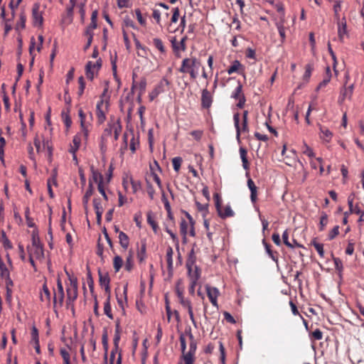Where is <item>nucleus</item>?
<instances>
[{
    "label": "nucleus",
    "instance_id": "obj_1",
    "mask_svg": "<svg viewBox=\"0 0 364 364\" xmlns=\"http://www.w3.org/2000/svg\"><path fill=\"white\" fill-rule=\"evenodd\" d=\"M201 63L196 57L185 58L181 62L178 72L183 74H188L190 78L195 80L198 75V69Z\"/></svg>",
    "mask_w": 364,
    "mask_h": 364
},
{
    "label": "nucleus",
    "instance_id": "obj_2",
    "mask_svg": "<svg viewBox=\"0 0 364 364\" xmlns=\"http://www.w3.org/2000/svg\"><path fill=\"white\" fill-rule=\"evenodd\" d=\"M196 257L195 255L194 250L192 249L188 253L186 260V267L188 271V276L191 282H198L200 277V269L195 264Z\"/></svg>",
    "mask_w": 364,
    "mask_h": 364
},
{
    "label": "nucleus",
    "instance_id": "obj_3",
    "mask_svg": "<svg viewBox=\"0 0 364 364\" xmlns=\"http://www.w3.org/2000/svg\"><path fill=\"white\" fill-rule=\"evenodd\" d=\"M66 274L69 277V280H70V284L66 288V292H67L66 302H69L70 304H71V303H74V301L77 298V295H78L77 279L75 277H70L68 272H66Z\"/></svg>",
    "mask_w": 364,
    "mask_h": 364
},
{
    "label": "nucleus",
    "instance_id": "obj_4",
    "mask_svg": "<svg viewBox=\"0 0 364 364\" xmlns=\"http://www.w3.org/2000/svg\"><path fill=\"white\" fill-rule=\"evenodd\" d=\"M65 293L63 286L60 278L57 279V291L54 292L53 296V310L57 311L58 306L62 307L64 302Z\"/></svg>",
    "mask_w": 364,
    "mask_h": 364
},
{
    "label": "nucleus",
    "instance_id": "obj_5",
    "mask_svg": "<svg viewBox=\"0 0 364 364\" xmlns=\"http://www.w3.org/2000/svg\"><path fill=\"white\" fill-rule=\"evenodd\" d=\"M346 82L343 87L341 89L340 95L338 99V103L339 105H342L346 99H348L350 100L352 99L353 90H354V84H351L349 86H346V83L349 79V75H346Z\"/></svg>",
    "mask_w": 364,
    "mask_h": 364
},
{
    "label": "nucleus",
    "instance_id": "obj_6",
    "mask_svg": "<svg viewBox=\"0 0 364 364\" xmlns=\"http://www.w3.org/2000/svg\"><path fill=\"white\" fill-rule=\"evenodd\" d=\"M231 97L238 100L236 106L242 109L244 107L246 102L245 96L242 92V85L240 81H237V85L235 87V90L232 92L231 95Z\"/></svg>",
    "mask_w": 364,
    "mask_h": 364
},
{
    "label": "nucleus",
    "instance_id": "obj_7",
    "mask_svg": "<svg viewBox=\"0 0 364 364\" xmlns=\"http://www.w3.org/2000/svg\"><path fill=\"white\" fill-rule=\"evenodd\" d=\"M39 3H34L32 7V20L34 27H41L43 23V11H40Z\"/></svg>",
    "mask_w": 364,
    "mask_h": 364
},
{
    "label": "nucleus",
    "instance_id": "obj_8",
    "mask_svg": "<svg viewBox=\"0 0 364 364\" xmlns=\"http://www.w3.org/2000/svg\"><path fill=\"white\" fill-rule=\"evenodd\" d=\"M179 341L181 344L182 358L185 362V364H193L195 361V355H191V353H186V338L184 337L183 333H180Z\"/></svg>",
    "mask_w": 364,
    "mask_h": 364
},
{
    "label": "nucleus",
    "instance_id": "obj_9",
    "mask_svg": "<svg viewBox=\"0 0 364 364\" xmlns=\"http://www.w3.org/2000/svg\"><path fill=\"white\" fill-rule=\"evenodd\" d=\"M240 114L238 112L235 113L233 115V120H234L235 127L236 129V136H237V139H240L241 132H247V133L249 132L247 120H242V127H240Z\"/></svg>",
    "mask_w": 364,
    "mask_h": 364
},
{
    "label": "nucleus",
    "instance_id": "obj_10",
    "mask_svg": "<svg viewBox=\"0 0 364 364\" xmlns=\"http://www.w3.org/2000/svg\"><path fill=\"white\" fill-rule=\"evenodd\" d=\"M99 275V283L102 287L105 288V291L109 297H111V289H110V277L108 272H102L100 269L98 270Z\"/></svg>",
    "mask_w": 364,
    "mask_h": 364
},
{
    "label": "nucleus",
    "instance_id": "obj_11",
    "mask_svg": "<svg viewBox=\"0 0 364 364\" xmlns=\"http://www.w3.org/2000/svg\"><path fill=\"white\" fill-rule=\"evenodd\" d=\"M28 256H34L36 259H39L43 257V245H31L27 247Z\"/></svg>",
    "mask_w": 364,
    "mask_h": 364
},
{
    "label": "nucleus",
    "instance_id": "obj_12",
    "mask_svg": "<svg viewBox=\"0 0 364 364\" xmlns=\"http://www.w3.org/2000/svg\"><path fill=\"white\" fill-rule=\"evenodd\" d=\"M213 103V96L207 88L202 90L201 107L204 109H209Z\"/></svg>",
    "mask_w": 364,
    "mask_h": 364
},
{
    "label": "nucleus",
    "instance_id": "obj_13",
    "mask_svg": "<svg viewBox=\"0 0 364 364\" xmlns=\"http://www.w3.org/2000/svg\"><path fill=\"white\" fill-rule=\"evenodd\" d=\"M205 289L210 301L214 306L218 308L217 301L218 296L220 294L218 289L216 287H210L208 285H206Z\"/></svg>",
    "mask_w": 364,
    "mask_h": 364
},
{
    "label": "nucleus",
    "instance_id": "obj_14",
    "mask_svg": "<svg viewBox=\"0 0 364 364\" xmlns=\"http://www.w3.org/2000/svg\"><path fill=\"white\" fill-rule=\"evenodd\" d=\"M93 193H94V186L92 183V179H89L88 188L82 198V204H83V207H84L85 211L87 210L89 200H90V198L92 196Z\"/></svg>",
    "mask_w": 364,
    "mask_h": 364
},
{
    "label": "nucleus",
    "instance_id": "obj_15",
    "mask_svg": "<svg viewBox=\"0 0 364 364\" xmlns=\"http://www.w3.org/2000/svg\"><path fill=\"white\" fill-rule=\"evenodd\" d=\"M338 23V36L339 40L343 42L344 35L347 34V24L346 17L343 16L340 21H337Z\"/></svg>",
    "mask_w": 364,
    "mask_h": 364
},
{
    "label": "nucleus",
    "instance_id": "obj_16",
    "mask_svg": "<svg viewBox=\"0 0 364 364\" xmlns=\"http://www.w3.org/2000/svg\"><path fill=\"white\" fill-rule=\"evenodd\" d=\"M40 299L41 301L46 303L47 306L50 305L51 295L46 282L43 284L42 291L40 294Z\"/></svg>",
    "mask_w": 364,
    "mask_h": 364
},
{
    "label": "nucleus",
    "instance_id": "obj_17",
    "mask_svg": "<svg viewBox=\"0 0 364 364\" xmlns=\"http://www.w3.org/2000/svg\"><path fill=\"white\" fill-rule=\"evenodd\" d=\"M245 70V67L241 63L237 60H235L232 62V64L228 68L227 70V72L229 75L232 74L233 73H237L240 74H242Z\"/></svg>",
    "mask_w": 364,
    "mask_h": 364
},
{
    "label": "nucleus",
    "instance_id": "obj_18",
    "mask_svg": "<svg viewBox=\"0 0 364 364\" xmlns=\"http://www.w3.org/2000/svg\"><path fill=\"white\" fill-rule=\"evenodd\" d=\"M90 172L91 177L90 178V179H92V183L95 182L97 183L98 185L99 183H104V178L102 173L100 172L97 169H96L93 165L90 166Z\"/></svg>",
    "mask_w": 364,
    "mask_h": 364
},
{
    "label": "nucleus",
    "instance_id": "obj_19",
    "mask_svg": "<svg viewBox=\"0 0 364 364\" xmlns=\"http://www.w3.org/2000/svg\"><path fill=\"white\" fill-rule=\"evenodd\" d=\"M109 102L106 100L105 109L103 108H96V117L97 123L102 124L106 120V112L108 110Z\"/></svg>",
    "mask_w": 364,
    "mask_h": 364
},
{
    "label": "nucleus",
    "instance_id": "obj_20",
    "mask_svg": "<svg viewBox=\"0 0 364 364\" xmlns=\"http://www.w3.org/2000/svg\"><path fill=\"white\" fill-rule=\"evenodd\" d=\"M247 186L250 191L251 201L252 203H255L257 200V187L250 178L247 180Z\"/></svg>",
    "mask_w": 364,
    "mask_h": 364
},
{
    "label": "nucleus",
    "instance_id": "obj_21",
    "mask_svg": "<svg viewBox=\"0 0 364 364\" xmlns=\"http://www.w3.org/2000/svg\"><path fill=\"white\" fill-rule=\"evenodd\" d=\"M180 304L183 308L187 309L191 321H192L193 324L196 326V321L194 318L191 301L188 299H185L184 300L181 301Z\"/></svg>",
    "mask_w": 364,
    "mask_h": 364
},
{
    "label": "nucleus",
    "instance_id": "obj_22",
    "mask_svg": "<svg viewBox=\"0 0 364 364\" xmlns=\"http://www.w3.org/2000/svg\"><path fill=\"white\" fill-rule=\"evenodd\" d=\"M120 333H121V328H120V322L119 320L117 319L115 324V331H114V336L113 339L114 343V347H115L116 349H119V343L120 341Z\"/></svg>",
    "mask_w": 364,
    "mask_h": 364
},
{
    "label": "nucleus",
    "instance_id": "obj_23",
    "mask_svg": "<svg viewBox=\"0 0 364 364\" xmlns=\"http://www.w3.org/2000/svg\"><path fill=\"white\" fill-rule=\"evenodd\" d=\"M176 294L179 299V302L184 300L185 298L183 296V279H178L176 282L175 287Z\"/></svg>",
    "mask_w": 364,
    "mask_h": 364
},
{
    "label": "nucleus",
    "instance_id": "obj_24",
    "mask_svg": "<svg viewBox=\"0 0 364 364\" xmlns=\"http://www.w3.org/2000/svg\"><path fill=\"white\" fill-rule=\"evenodd\" d=\"M240 158H241V160H242V167L245 170H249L250 168V164H249V162H248V160H247V151L245 148L244 147H240Z\"/></svg>",
    "mask_w": 364,
    "mask_h": 364
},
{
    "label": "nucleus",
    "instance_id": "obj_25",
    "mask_svg": "<svg viewBox=\"0 0 364 364\" xmlns=\"http://www.w3.org/2000/svg\"><path fill=\"white\" fill-rule=\"evenodd\" d=\"M119 242L124 250H127L129 245V238L124 232H119Z\"/></svg>",
    "mask_w": 364,
    "mask_h": 364
},
{
    "label": "nucleus",
    "instance_id": "obj_26",
    "mask_svg": "<svg viewBox=\"0 0 364 364\" xmlns=\"http://www.w3.org/2000/svg\"><path fill=\"white\" fill-rule=\"evenodd\" d=\"M262 243L265 247L266 252L268 255L272 258V259L276 262H278V253L277 252H273L271 249V245L268 244L266 240L264 239L262 240Z\"/></svg>",
    "mask_w": 364,
    "mask_h": 364
},
{
    "label": "nucleus",
    "instance_id": "obj_27",
    "mask_svg": "<svg viewBox=\"0 0 364 364\" xmlns=\"http://www.w3.org/2000/svg\"><path fill=\"white\" fill-rule=\"evenodd\" d=\"M284 23H285V20H283V21L279 20V21H277L276 23V26L277 28L279 36L281 37L282 43L284 42L285 38H286Z\"/></svg>",
    "mask_w": 364,
    "mask_h": 364
},
{
    "label": "nucleus",
    "instance_id": "obj_28",
    "mask_svg": "<svg viewBox=\"0 0 364 364\" xmlns=\"http://www.w3.org/2000/svg\"><path fill=\"white\" fill-rule=\"evenodd\" d=\"M146 244L144 241H141V247L137 252V258L140 263L143 262L146 257Z\"/></svg>",
    "mask_w": 364,
    "mask_h": 364
},
{
    "label": "nucleus",
    "instance_id": "obj_29",
    "mask_svg": "<svg viewBox=\"0 0 364 364\" xmlns=\"http://www.w3.org/2000/svg\"><path fill=\"white\" fill-rule=\"evenodd\" d=\"M219 217H220L223 219H225L226 218L232 217L234 215V212L232 210L231 207L230 205H227L224 211H223L222 208L217 211Z\"/></svg>",
    "mask_w": 364,
    "mask_h": 364
},
{
    "label": "nucleus",
    "instance_id": "obj_30",
    "mask_svg": "<svg viewBox=\"0 0 364 364\" xmlns=\"http://www.w3.org/2000/svg\"><path fill=\"white\" fill-rule=\"evenodd\" d=\"M73 146H71L69 152L70 153H76L79 149L81 144V138L79 134H76L73 136Z\"/></svg>",
    "mask_w": 364,
    "mask_h": 364
},
{
    "label": "nucleus",
    "instance_id": "obj_31",
    "mask_svg": "<svg viewBox=\"0 0 364 364\" xmlns=\"http://www.w3.org/2000/svg\"><path fill=\"white\" fill-rule=\"evenodd\" d=\"M95 71H96V69H93L92 67V61H88L85 65V75L90 81H92L95 78Z\"/></svg>",
    "mask_w": 364,
    "mask_h": 364
},
{
    "label": "nucleus",
    "instance_id": "obj_32",
    "mask_svg": "<svg viewBox=\"0 0 364 364\" xmlns=\"http://www.w3.org/2000/svg\"><path fill=\"white\" fill-rule=\"evenodd\" d=\"M122 127L121 124L120 119H118L115 122H113V130H114V139L117 141L119 134L122 132Z\"/></svg>",
    "mask_w": 364,
    "mask_h": 364
},
{
    "label": "nucleus",
    "instance_id": "obj_33",
    "mask_svg": "<svg viewBox=\"0 0 364 364\" xmlns=\"http://www.w3.org/2000/svg\"><path fill=\"white\" fill-rule=\"evenodd\" d=\"M61 116L67 129H69L72 124V120L70 117V107L67 108L66 112L63 111L61 113Z\"/></svg>",
    "mask_w": 364,
    "mask_h": 364
},
{
    "label": "nucleus",
    "instance_id": "obj_34",
    "mask_svg": "<svg viewBox=\"0 0 364 364\" xmlns=\"http://www.w3.org/2000/svg\"><path fill=\"white\" fill-rule=\"evenodd\" d=\"M311 245L315 247L316 250L321 258L324 257L323 245L322 243L318 242L317 238H314L311 242Z\"/></svg>",
    "mask_w": 364,
    "mask_h": 364
},
{
    "label": "nucleus",
    "instance_id": "obj_35",
    "mask_svg": "<svg viewBox=\"0 0 364 364\" xmlns=\"http://www.w3.org/2000/svg\"><path fill=\"white\" fill-rule=\"evenodd\" d=\"M146 217L148 224L151 225L154 233H157L159 226L153 218V213L151 211H149L146 214Z\"/></svg>",
    "mask_w": 364,
    "mask_h": 364
},
{
    "label": "nucleus",
    "instance_id": "obj_36",
    "mask_svg": "<svg viewBox=\"0 0 364 364\" xmlns=\"http://www.w3.org/2000/svg\"><path fill=\"white\" fill-rule=\"evenodd\" d=\"M102 343L103 346V348L105 350L104 360L105 362H107L109 346H108V336H107V333L106 331L102 334Z\"/></svg>",
    "mask_w": 364,
    "mask_h": 364
},
{
    "label": "nucleus",
    "instance_id": "obj_37",
    "mask_svg": "<svg viewBox=\"0 0 364 364\" xmlns=\"http://www.w3.org/2000/svg\"><path fill=\"white\" fill-rule=\"evenodd\" d=\"M320 131L322 134L321 138L327 142L330 141L333 136L332 132L328 128L322 126L320 127Z\"/></svg>",
    "mask_w": 364,
    "mask_h": 364
},
{
    "label": "nucleus",
    "instance_id": "obj_38",
    "mask_svg": "<svg viewBox=\"0 0 364 364\" xmlns=\"http://www.w3.org/2000/svg\"><path fill=\"white\" fill-rule=\"evenodd\" d=\"M87 282L92 295L95 294L94 291V280L92 277L91 271L89 266H87Z\"/></svg>",
    "mask_w": 364,
    "mask_h": 364
},
{
    "label": "nucleus",
    "instance_id": "obj_39",
    "mask_svg": "<svg viewBox=\"0 0 364 364\" xmlns=\"http://www.w3.org/2000/svg\"><path fill=\"white\" fill-rule=\"evenodd\" d=\"M104 313L109 318H113V314H112V309L110 305V297L107 295V298L104 304Z\"/></svg>",
    "mask_w": 364,
    "mask_h": 364
},
{
    "label": "nucleus",
    "instance_id": "obj_40",
    "mask_svg": "<svg viewBox=\"0 0 364 364\" xmlns=\"http://www.w3.org/2000/svg\"><path fill=\"white\" fill-rule=\"evenodd\" d=\"M190 340L189 343V350L188 352L186 351V353H191V355H195L196 349H197V342L193 336V335H189L188 336Z\"/></svg>",
    "mask_w": 364,
    "mask_h": 364
},
{
    "label": "nucleus",
    "instance_id": "obj_41",
    "mask_svg": "<svg viewBox=\"0 0 364 364\" xmlns=\"http://www.w3.org/2000/svg\"><path fill=\"white\" fill-rule=\"evenodd\" d=\"M164 91L162 85H157L155 88L149 93V100L153 101L160 93Z\"/></svg>",
    "mask_w": 364,
    "mask_h": 364
},
{
    "label": "nucleus",
    "instance_id": "obj_42",
    "mask_svg": "<svg viewBox=\"0 0 364 364\" xmlns=\"http://www.w3.org/2000/svg\"><path fill=\"white\" fill-rule=\"evenodd\" d=\"M180 232L181 235L183 236V242H185L186 241V235L188 233V223L186 221L185 219H181V221L180 223Z\"/></svg>",
    "mask_w": 364,
    "mask_h": 364
},
{
    "label": "nucleus",
    "instance_id": "obj_43",
    "mask_svg": "<svg viewBox=\"0 0 364 364\" xmlns=\"http://www.w3.org/2000/svg\"><path fill=\"white\" fill-rule=\"evenodd\" d=\"M133 252L129 250V255L126 259L124 268L127 271L130 272L133 268Z\"/></svg>",
    "mask_w": 364,
    "mask_h": 364
},
{
    "label": "nucleus",
    "instance_id": "obj_44",
    "mask_svg": "<svg viewBox=\"0 0 364 364\" xmlns=\"http://www.w3.org/2000/svg\"><path fill=\"white\" fill-rule=\"evenodd\" d=\"M183 213H184V214L186 215L187 219L188 220L190 225H191L189 234L191 236L194 237L196 235L195 228H194L195 220H193V217L188 212L183 210Z\"/></svg>",
    "mask_w": 364,
    "mask_h": 364
},
{
    "label": "nucleus",
    "instance_id": "obj_45",
    "mask_svg": "<svg viewBox=\"0 0 364 364\" xmlns=\"http://www.w3.org/2000/svg\"><path fill=\"white\" fill-rule=\"evenodd\" d=\"M183 213H184V214L186 215L187 219L188 220L190 225H191L189 234L191 236L194 237L196 235L195 228H194L195 220H193V217L188 212L183 210Z\"/></svg>",
    "mask_w": 364,
    "mask_h": 364
},
{
    "label": "nucleus",
    "instance_id": "obj_46",
    "mask_svg": "<svg viewBox=\"0 0 364 364\" xmlns=\"http://www.w3.org/2000/svg\"><path fill=\"white\" fill-rule=\"evenodd\" d=\"M183 213H184V214L186 215L187 219L188 220L190 225H191L189 234L191 236L194 237L196 235L195 228H194L195 220H193V217L188 212L183 210Z\"/></svg>",
    "mask_w": 364,
    "mask_h": 364
},
{
    "label": "nucleus",
    "instance_id": "obj_47",
    "mask_svg": "<svg viewBox=\"0 0 364 364\" xmlns=\"http://www.w3.org/2000/svg\"><path fill=\"white\" fill-rule=\"evenodd\" d=\"M133 35L134 36V41L136 48L138 50H141V53L138 51V55L141 56V57H144L146 55V47L141 44L139 41L136 38H135V35L134 34H133Z\"/></svg>",
    "mask_w": 364,
    "mask_h": 364
},
{
    "label": "nucleus",
    "instance_id": "obj_48",
    "mask_svg": "<svg viewBox=\"0 0 364 364\" xmlns=\"http://www.w3.org/2000/svg\"><path fill=\"white\" fill-rule=\"evenodd\" d=\"M332 257L336 270L338 271L339 274H341L343 271L342 260L339 257H336L333 255H332Z\"/></svg>",
    "mask_w": 364,
    "mask_h": 364
},
{
    "label": "nucleus",
    "instance_id": "obj_49",
    "mask_svg": "<svg viewBox=\"0 0 364 364\" xmlns=\"http://www.w3.org/2000/svg\"><path fill=\"white\" fill-rule=\"evenodd\" d=\"M26 16L25 13L23 11L20 14L19 21L16 23V29H24L26 27Z\"/></svg>",
    "mask_w": 364,
    "mask_h": 364
},
{
    "label": "nucleus",
    "instance_id": "obj_50",
    "mask_svg": "<svg viewBox=\"0 0 364 364\" xmlns=\"http://www.w3.org/2000/svg\"><path fill=\"white\" fill-rule=\"evenodd\" d=\"M172 255H173V249L171 247H168L166 250V255L168 270L172 269V267H173Z\"/></svg>",
    "mask_w": 364,
    "mask_h": 364
},
{
    "label": "nucleus",
    "instance_id": "obj_51",
    "mask_svg": "<svg viewBox=\"0 0 364 364\" xmlns=\"http://www.w3.org/2000/svg\"><path fill=\"white\" fill-rule=\"evenodd\" d=\"M328 221V215L325 212L321 213L319 222V230L323 231L325 229Z\"/></svg>",
    "mask_w": 364,
    "mask_h": 364
},
{
    "label": "nucleus",
    "instance_id": "obj_52",
    "mask_svg": "<svg viewBox=\"0 0 364 364\" xmlns=\"http://www.w3.org/2000/svg\"><path fill=\"white\" fill-rule=\"evenodd\" d=\"M153 43L156 49H158L161 53H166V49L164 46L163 41L159 38H155L153 39Z\"/></svg>",
    "mask_w": 364,
    "mask_h": 364
},
{
    "label": "nucleus",
    "instance_id": "obj_53",
    "mask_svg": "<svg viewBox=\"0 0 364 364\" xmlns=\"http://www.w3.org/2000/svg\"><path fill=\"white\" fill-rule=\"evenodd\" d=\"M114 269L116 272H119L123 265V259L120 256H115L113 261Z\"/></svg>",
    "mask_w": 364,
    "mask_h": 364
},
{
    "label": "nucleus",
    "instance_id": "obj_54",
    "mask_svg": "<svg viewBox=\"0 0 364 364\" xmlns=\"http://www.w3.org/2000/svg\"><path fill=\"white\" fill-rule=\"evenodd\" d=\"M196 205L198 211L202 212L203 217L205 218L208 213V204H201L200 203L196 201Z\"/></svg>",
    "mask_w": 364,
    "mask_h": 364
},
{
    "label": "nucleus",
    "instance_id": "obj_55",
    "mask_svg": "<svg viewBox=\"0 0 364 364\" xmlns=\"http://www.w3.org/2000/svg\"><path fill=\"white\" fill-rule=\"evenodd\" d=\"M31 245H43L41 242V240H40V237H39V235H38V228H36V229H34L32 232V235H31Z\"/></svg>",
    "mask_w": 364,
    "mask_h": 364
},
{
    "label": "nucleus",
    "instance_id": "obj_56",
    "mask_svg": "<svg viewBox=\"0 0 364 364\" xmlns=\"http://www.w3.org/2000/svg\"><path fill=\"white\" fill-rule=\"evenodd\" d=\"M36 46V40L34 37H31L29 46V53L31 55V60L30 62V67H32L34 63V55H33V50Z\"/></svg>",
    "mask_w": 364,
    "mask_h": 364
},
{
    "label": "nucleus",
    "instance_id": "obj_57",
    "mask_svg": "<svg viewBox=\"0 0 364 364\" xmlns=\"http://www.w3.org/2000/svg\"><path fill=\"white\" fill-rule=\"evenodd\" d=\"M182 162H183V159L180 156L174 157L172 159L173 167L176 172L179 171Z\"/></svg>",
    "mask_w": 364,
    "mask_h": 364
},
{
    "label": "nucleus",
    "instance_id": "obj_58",
    "mask_svg": "<svg viewBox=\"0 0 364 364\" xmlns=\"http://www.w3.org/2000/svg\"><path fill=\"white\" fill-rule=\"evenodd\" d=\"M355 241L353 239L348 240V245L346 248L345 253L347 255H353L354 253Z\"/></svg>",
    "mask_w": 364,
    "mask_h": 364
},
{
    "label": "nucleus",
    "instance_id": "obj_59",
    "mask_svg": "<svg viewBox=\"0 0 364 364\" xmlns=\"http://www.w3.org/2000/svg\"><path fill=\"white\" fill-rule=\"evenodd\" d=\"M78 84L79 88L77 91V95L79 97H81L83 95L85 88V82L83 76H80L78 77Z\"/></svg>",
    "mask_w": 364,
    "mask_h": 364
},
{
    "label": "nucleus",
    "instance_id": "obj_60",
    "mask_svg": "<svg viewBox=\"0 0 364 364\" xmlns=\"http://www.w3.org/2000/svg\"><path fill=\"white\" fill-rule=\"evenodd\" d=\"M129 181L132 185L134 193H136L141 188V183L139 181H135L132 176L129 177Z\"/></svg>",
    "mask_w": 364,
    "mask_h": 364
},
{
    "label": "nucleus",
    "instance_id": "obj_61",
    "mask_svg": "<svg viewBox=\"0 0 364 364\" xmlns=\"http://www.w3.org/2000/svg\"><path fill=\"white\" fill-rule=\"evenodd\" d=\"M341 8V1H336L335 4L333 5V11H334V16L337 21H340V15H339V11Z\"/></svg>",
    "mask_w": 364,
    "mask_h": 364
},
{
    "label": "nucleus",
    "instance_id": "obj_62",
    "mask_svg": "<svg viewBox=\"0 0 364 364\" xmlns=\"http://www.w3.org/2000/svg\"><path fill=\"white\" fill-rule=\"evenodd\" d=\"M312 70H313V67L311 64L306 65L305 73L303 76L304 80H305L306 82H308L309 80Z\"/></svg>",
    "mask_w": 364,
    "mask_h": 364
},
{
    "label": "nucleus",
    "instance_id": "obj_63",
    "mask_svg": "<svg viewBox=\"0 0 364 364\" xmlns=\"http://www.w3.org/2000/svg\"><path fill=\"white\" fill-rule=\"evenodd\" d=\"M275 8L277 9V11L280 14L279 20H285V12L283 4L281 2L276 4Z\"/></svg>",
    "mask_w": 364,
    "mask_h": 364
},
{
    "label": "nucleus",
    "instance_id": "obj_64",
    "mask_svg": "<svg viewBox=\"0 0 364 364\" xmlns=\"http://www.w3.org/2000/svg\"><path fill=\"white\" fill-rule=\"evenodd\" d=\"M123 25L126 27H130L134 29H136L137 28L135 26L134 22L133 20L129 16H126L123 19Z\"/></svg>",
    "mask_w": 364,
    "mask_h": 364
}]
</instances>
